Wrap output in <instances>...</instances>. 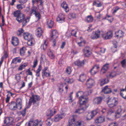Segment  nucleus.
<instances>
[{
	"instance_id": "bb28decb",
	"label": "nucleus",
	"mask_w": 126,
	"mask_h": 126,
	"mask_svg": "<svg viewBox=\"0 0 126 126\" xmlns=\"http://www.w3.org/2000/svg\"><path fill=\"white\" fill-rule=\"evenodd\" d=\"M117 75V73L115 71L112 70L107 75V77L108 78H112L116 76Z\"/></svg>"
},
{
	"instance_id": "dca6fc26",
	"label": "nucleus",
	"mask_w": 126,
	"mask_h": 126,
	"mask_svg": "<svg viewBox=\"0 0 126 126\" xmlns=\"http://www.w3.org/2000/svg\"><path fill=\"white\" fill-rule=\"evenodd\" d=\"M109 67V63H106L104 65L102 68L101 71V74H103L105 73L108 70Z\"/></svg>"
},
{
	"instance_id": "7c9ffc66",
	"label": "nucleus",
	"mask_w": 126,
	"mask_h": 126,
	"mask_svg": "<svg viewBox=\"0 0 126 126\" xmlns=\"http://www.w3.org/2000/svg\"><path fill=\"white\" fill-rule=\"evenodd\" d=\"M94 18L91 15L88 16L85 18V21L88 23H91L93 22Z\"/></svg>"
},
{
	"instance_id": "412c9836",
	"label": "nucleus",
	"mask_w": 126,
	"mask_h": 126,
	"mask_svg": "<svg viewBox=\"0 0 126 126\" xmlns=\"http://www.w3.org/2000/svg\"><path fill=\"white\" fill-rule=\"evenodd\" d=\"M94 83V81L93 79H87L86 84L88 88H90L92 86Z\"/></svg>"
},
{
	"instance_id": "79ce46f5",
	"label": "nucleus",
	"mask_w": 126,
	"mask_h": 126,
	"mask_svg": "<svg viewBox=\"0 0 126 126\" xmlns=\"http://www.w3.org/2000/svg\"><path fill=\"white\" fill-rule=\"evenodd\" d=\"M42 75L43 78L44 77H48L51 76L50 72H42Z\"/></svg>"
},
{
	"instance_id": "6e6552de",
	"label": "nucleus",
	"mask_w": 126,
	"mask_h": 126,
	"mask_svg": "<svg viewBox=\"0 0 126 126\" xmlns=\"http://www.w3.org/2000/svg\"><path fill=\"white\" fill-rule=\"evenodd\" d=\"M97 113V112L96 110H94L87 113L86 115L87 120L89 121L91 120Z\"/></svg>"
},
{
	"instance_id": "9b49d317",
	"label": "nucleus",
	"mask_w": 126,
	"mask_h": 126,
	"mask_svg": "<svg viewBox=\"0 0 126 126\" xmlns=\"http://www.w3.org/2000/svg\"><path fill=\"white\" fill-rule=\"evenodd\" d=\"M91 50L90 47L88 46L85 47L83 49V52L85 57H88L90 56L91 53Z\"/></svg>"
},
{
	"instance_id": "72a5a7b5",
	"label": "nucleus",
	"mask_w": 126,
	"mask_h": 126,
	"mask_svg": "<svg viewBox=\"0 0 126 126\" xmlns=\"http://www.w3.org/2000/svg\"><path fill=\"white\" fill-rule=\"evenodd\" d=\"M21 59H19L18 57H16L13 59L11 63L16 64L17 63H20L21 62Z\"/></svg>"
},
{
	"instance_id": "9d476101",
	"label": "nucleus",
	"mask_w": 126,
	"mask_h": 126,
	"mask_svg": "<svg viewBox=\"0 0 126 126\" xmlns=\"http://www.w3.org/2000/svg\"><path fill=\"white\" fill-rule=\"evenodd\" d=\"M4 122V124H6L7 126L13 125L14 123L13 118L11 117H5Z\"/></svg>"
},
{
	"instance_id": "c85d7f7f",
	"label": "nucleus",
	"mask_w": 126,
	"mask_h": 126,
	"mask_svg": "<svg viewBox=\"0 0 126 126\" xmlns=\"http://www.w3.org/2000/svg\"><path fill=\"white\" fill-rule=\"evenodd\" d=\"M58 109L57 107L56 106L54 107L52 110H49L50 113L48 115L50 116H53L58 110Z\"/></svg>"
},
{
	"instance_id": "ea45409f",
	"label": "nucleus",
	"mask_w": 126,
	"mask_h": 126,
	"mask_svg": "<svg viewBox=\"0 0 126 126\" xmlns=\"http://www.w3.org/2000/svg\"><path fill=\"white\" fill-rule=\"evenodd\" d=\"M30 17H27L26 18H24V19L22 21V24L23 26H24L26 25L27 23L29 21V19Z\"/></svg>"
},
{
	"instance_id": "5fc2aeb1",
	"label": "nucleus",
	"mask_w": 126,
	"mask_h": 126,
	"mask_svg": "<svg viewBox=\"0 0 126 126\" xmlns=\"http://www.w3.org/2000/svg\"><path fill=\"white\" fill-rule=\"evenodd\" d=\"M93 5H95L97 7H100L102 6V4L100 2L97 3L96 1H94L93 2Z\"/></svg>"
},
{
	"instance_id": "e433bc0d",
	"label": "nucleus",
	"mask_w": 126,
	"mask_h": 126,
	"mask_svg": "<svg viewBox=\"0 0 126 126\" xmlns=\"http://www.w3.org/2000/svg\"><path fill=\"white\" fill-rule=\"evenodd\" d=\"M47 25L49 28H51L54 25V22L51 20H49L47 23Z\"/></svg>"
},
{
	"instance_id": "13d9d810",
	"label": "nucleus",
	"mask_w": 126,
	"mask_h": 126,
	"mask_svg": "<svg viewBox=\"0 0 126 126\" xmlns=\"http://www.w3.org/2000/svg\"><path fill=\"white\" fill-rule=\"evenodd\" d=\"M37 63L38 60L37 59H35L34 60L33 65L32 66L33 68H35L36 67L37 65Z\"/></svg>"
},
{
	"instance_id": "0e129e2a",
	"label": "nucleus",
	"mask_w": 126,
	"mask_h": 126,
	"mask_svg": "<svg viewBox=\"0 0 126 126\" xmlns=\"http://www.w3.org/2000/svg\"><path fill=\"white\" fill-rule=\"evenodd\" d=\"M42 69V67L41 65H39L38 68L37 69L36 73H40Z\"/></svg>"
},
{
	"instance_id": "de8ad7c7",
	"label": "nucleus",
	"mask_w": 126,
	"mask_h": 126,
	"mask_svg": "<svg viewBox=\"0 0 126 126\" xmlns=\"http://www.w3.org/2000/svg\"><path fill=\"white\" fill-rule=\"evenodd\" d=\"M24 32V30L22 28H21L16 33L17 35L18 36H20L21 35V34L23 32Z\"/></svg>"
},
{
	"instance_id": "bf43d9fd",
	"label": "nucleus",
	"mask_w": 126,
	"mask_h": 126,
	"mask_svg": "<svg viewBox=\"0 0 126 126\" xmlns=\"http://www.w3.org/2000/svg\"><path fill=\"white\" fill-rule=\"evenodd\" d=\"M46 124L48 126H50L52 123V121L50 119H48L46 121Z\"/></svg>"
},
{
	"instance_id": "4be33fe9",
	"label": "nucleus",
	"mask_w": 126,
	"mask_h": 126,
	"mask_svg": "<svg viewBox=\"0 0 126 126\" xmlns=\"http://www.w3.org/2000/svg\"><path fill=\"white\" fill-rule=\"evenodd\" d=\"M23 38L26 40H28L33 38V36L31 34L28 32H24L23 34Z\"/></svg>"
},
{
	"instance_id": "aec40b11",
	"label": "nucleus",
	"mask_w": 126,
	"mask_h": 126,
	"mask_svg": "<svg viewBox=\"0 0 126 126\" xmlns=\"http://www.w3.org/2000/svg\"><path fill=\"white\" fill-rule=\"evenodd\" d=\"M11 43L12 45L14 46H16L18 45L19 43L18 38L15 37H13L12 38Z\"/></svg>"
},
{
	"instance_id": "09e8293b",
	"label": "nucleus",
	"mask_w": 126,
	"mask_h": 126,
	"mask_svg": "<svg viewBox=\"0 0 126 126\" xmlns=\"http://www.w3.org/2000/svg\"><path fill=\"white\" fill-rule=\"evenodd\" d=\"M48 55L49 56L51 59L55 58V56L51 51L49 50L48 52Z\"/></svg>"
},
{
	"instance_id": "473e14b6",
	"label": "nucleus",
	"mask_w": 126,
	"mask_h": 126,
	"mask_svg": "<svg viewBox=\"0 0 126 126\" xmlns=\"http://www.w3.org/2000/svg\"><path fill=\"white\" fill-rule=\"evenodd\" d=\"M105 120L104 117L103 116H100L95 120V122L97 123H100L103 122Z\"/></svg>"
},
{
	"instance_id": "6ab92c4d",
	"label": "nucleus",
	"mask_w": 126,
	"mask_h": 126,
	"mask_svg": "<svg viewBox=\"0 0 126 126\" xmlns=\"http://www.w3.org/2000/svg\"><path fill=\"white\" fill-rule=\"evenodd\" d=\"M74 64L79 67H81L85 64V60H83L82 61H81L79 60H78L74 62Z\"/></svg>"
},
{
	"instance_id": "20e7f679",
	"label": "nucleus",
	"mask_w": 126,
	"mask_h": 126,
	"mask_svg": "<svg viewBox=\"0 0 126 126\" xmlns=\"http://www.w3.org/2000/svg\"><path fill=\"white\" fill-rule=\"evenodd\" d=\"M107 103L110 108L114 107L118 103L117 99L114 97L110 98L107 101Z\"/></svg>"
},
{
	"instance_id": "e2e57ef3",
	"label": "nucleus",
	"mask_w": 126,
	"mask_h": 126,
	"mask_svg": "<svg viewBox=\"0 0 126 126\" xmlns=\"http://www.w3.org/2000/svg\"><path fill=\"white\" fill-rule=\"evenodd\" d=\"M120 8L118 6H116L114 8V10L112 13L114 15L115 13H116L117 11Z\"/></svg>"
},
{
	"instance_id": "58836bf2",
	"label": "nucleus",
	"mask_w": 126,
	"mask_h": 126,
	"mask_svg": "<svg viewBox=\"0 0 126 126\" xmlns=\"http://www.w3.org/2000/svg\"><path fill=\"white\" fill-rule=\"evenodd\" d=\"M75 119L74 118L70 119L69 120V126H76L74 124Z\"/></svg>"
},
{
	"instance_id": "a19ab883",
	"label": "nucleus",
	"mask_w": 126,
	"mask_h": 126,
	"mask_svg": "<svg viewBox=\"0 0 126 126\" xmlns=\"http://www.w3.org/2000/svg\"><path fill=\"white\" fill-rule=\"evenodd\" d=\"M106 49L105 48L103 47H100L99 48V52H96V53L97 54H99L101 55V54L104 53Z\"/></svg>"
},
{
	"instance_id": "c756f323",
	"label": "nucleus",
	"mask_w": 126,
	"mask_h": 126,
	"mask_svg": "<svg viewBox=\"0 0 126 126\" xmlns=\"http://www.w3.org/2000/svg\"><path fill=\"white\" fill-rule=\"evenodd\" d=\"M122 110V109L121 106H118L117 110L116 112H115V116L116 118H118L120 117Z\"/></svg>"
},
{
	"instance_id": "7ed1b4c3",
	"label": "nucleus",
	"mask_w": 126,
	"mask_h": 126,
	"mask_svg": "<svg viewBox=\"0 0 126 126\" xmlns=\"http://www.w3.org/2000/svg\"><path fill=\"white\" fill-rule=\"evenodd\" d=\"M14 16L16 17V19L19 23L22 22L25 18V15L21 13L20 10L15 11L12 13Z\"/></svg>"
},
{
	"instance_id": "774afa93",
	"label": "nucleus",
	"mask_w": 126,
	"mask_h": 126,
	"mask_svg": "<svg viewBox=\"0 0 126 126\" xmlns=\"http://www.w3.org/2000/svg\"><path fill=\"white\" fill-rule=\"evenodd\" d=\"M27 72L28 73V74L29 75L31 76H32V73L31 71L30 68H29L27 71Z\"/></svg>"
},
{
	"instance_id": "b1692460",
	"label": "nucleus",
	"mask_w": 126,
	"mask_h": 126,
	"mask_svg": "<svg viewBox=\"0 0 126 126\" xmlns=\"http://www.w3.org/2000/svg\"><path fill=\"white\" fill-rule=\"evenodd\" d=\"M9 108L12 110H15L16 109L19 110V108L17 105L16 104L15 102H12L10 105Z\"/></svg>"
},
{
	"instance_id": "a878e982",
	"label": "nucleus",
	"mask_w": 126,
	"mask_h": 126,
	"mask_svg": "<svg viewBox=\"0 0 126 126\" xmlns=\"http://www.w3.org/2000/svg\"><path fill=\"white\" fill-rule=\"evenodd\" d=\"M102 100V98L101 97H97L94 99L93 103L94 104L98 105L101 103Z\"/></svg>"
},
{
	"instance_id": "4d7b16f0",
	"label": "nucleus",
	"mask_w": 126,
	"mask_h": 126,
	"mask_svg": "<svg viewBox=\"0 0 126 126\" xmlns=\"http://www.w3.org/2000/svg\"><path fill=\"white\" fill-rule=\"evenodd\" d=\"M71 72V67L70 66H68L67 67L66 70V72L69 74H70Z\"/></svg>"
},
{
	"instance_id": "f3484780",
	"label": "nucleus",
	"mask_w": 126,
	"mask_h": 126,
	"mask_svg": "<svg viewBox=\"0 0 126 126\" xmlns=\"http://www.w3.org/2000/svg\"><path fill=\"white\" fill-rule=\"evenodd\" d=\"M124 33L122 30H119L115 32V36L117 38H120L124 36Z\"/></svg>"
},
{
	"instance_id": "2eb2a0df",
	"label": "nucleus",
	"mask_w": 126,
	"mask_h": 126,
	"mask_svg": "<svg viewBox=\"0 0 126 126\" xmlns=\"http://www.w3.org/2000/svg\"><path fill=\"white\" fill-rule=\"evenodd\" d=\"M43 31L41 27H39L36 30V35L37 37H40L43 33Z\"/></svg>"
},
{
	"instance_id": "052dcab7",
	"label": "nucleus",
	"mask_w": 126,
	"mask_h": 126,
	"mask_svg": "<svg viewBox=\"0 0 126 126\" xmlns=\"http://www.w3.org/2000/svg\"><path fill=\"white\" fill-rule=\"evenodd\" d=\"M21 76L19 74H17L16 75L15 77V79L17 82L19 81L20 79Z\"/></svg>"
},
{
	"instance_id": "1a4fd4ad",
	"label": "nucleus",
	"mask_w": 126,
	"mask_h": 126,
	"mask_svg": "<svg viewBox=\"0 0 126 126\" xmlns=\"http://www.w3.org/2000/svg\"><path fill=\"white\" fill-rule=\"evenodd\" d=\"M32 3H33V5L36 2L38 4L37 6L40 10H41L43 9V2L42 0H32Z\"/></svg>"
},
{
	"instance_id": "6e6d98bb",
	"label": "nucleus",
	"mask_w": 126,
	"mask_h": 126,
	"mask_svg": "<svg viewBox=\"0 0 126 126\" xmlns=\"http://www.w3.org/2000/svg\"><path fill=\"white\" fill-rule=\"evenodd\" d=\"M77 32V31L76 30H72L71 32V34L72 36H75L76 37H77V36H76V34Z\"/></svg>"
},
{
	"instance_id": "37998d69",
	"label": "nucleus",
	"mask_w": 126,
	"mask_h": 126,
	"mask_svg": "<svg viewBox=\"0 0 126 126\" xmlns=\"http://www.w3.org/2000/svg\"><path fill=\"white\" fill-rule=\"evenodd\" d=\"M64 81L68 83H71L74 81V80L72 78H67L65 79Z\"/></svg>"
},
{
	"instance_id": "0eeeda50",
	"label": "nucleus",
	"mask_w": 126,
	"mask_h": 126,
	"mask_svg": "<svg viewBox=\"0 0 126 126\" xmlns=\"http://www.w3.org/2000/svg\"><path fill=\"white\" fill-rule=\"evenodd\" d=\"M64 110V109H62L60 114H58L55 116L54 118V121L56 122L60 120L63 118L65 116L66 114L65 113Z\"/></svg>"
},
{
	"instance_id": "5701e85b",
	"label": "nucleus",
	"mask_w": 126,
	"mask_h": 126,
	"mask_svg": "<svg viewBox=\"0 0 126 126\" xmlns=\"http://www.w3.org/2000/svg\"><path fill=\"white\" fill-rule=\"evenodd\" d=\"M33 5V3H32V6L31 8V10L29 12V14L30 16H31L32 14H34L35 12H36L37 11V8L34 6V4Z\"/></svg>"
},
{
	"instance_id": "423d86ee",
	"label": "nucleus",
	"mask_w": 126,
	"mask_h": 126,
	"mask_svg": "<svg viewBox=\"0 0 126 126\" xmlns=\"http://www.w3.org/2000/svg\"><path fill=\"white\" fill-rule=\"evenodd\" d=\"M43 122L41 120H39L36 119L35 120H31L28 122V125L29 126H42Z\"/></svg>"
},
{
	"instance_id": "ddd939ff",
	"label": "nucleus",
	"mask_w": 126,
	"mask_h": 126,
	"mask_svg": "<svg viewBox=\"0 0 126 126\" xmlns=\"http://www.w3.org/2000/svg\"><path fill=\"white\" fill-rule=\"evenodd\" d=\"M65 19V15L62 13H60L57 17L56 21L61 23L64 22Z\"/></svg>"
},
{
	"instance_id": "4468645a",
	"label": "nucleus",
	"mask_w": 126,
	"mask_h": 126,
	"mask_svg": "<svg viewBox=\"0 0 126 126\" xmlns=\"http://www.w3.org/2000/svg\"><path fill=\"white\" fill-rule=\"evenodd\" d=\"M99 67L97 65H95L90 71V73L92 75H94L96 74L99 70Z\"/></svg>"
},
{
	"instance_id": "f8f14e48",
	"label": "nucleus",
	"mask_w": 126,
	"mask_h": 126,
	"mask_svg": "<svg viewBox=\"0 0 126 126\" xmlns=\"http://www.w3.org/2000/svg\"><path fill=\"white\" fill-rule=\"evenodd\" d=\"M100 33V31L99 30H97L95 32H93L91 36V38L93 39H96L98 38L99 37Z\"/></svg>"
},
{
	"instance_id": "c9c22d12",
	"label": "nucleus",
	"mask_w": 126,
	"mask_h": 126,
	"mask_svg": "<svg viewBox=\"0 0 126 126\" xmlns=\"http://www.w3.org/2000/svg\"><path fill=\"white\" fill-rule=\"evenodd\" d=\"M25 5L23 3L18 4L16 6L18 10H20V11L25 8Z\"/></svg>"
},
{
	"instance_id": "a18cd8bd",
	"label": "nucleus",
	"mask_w": 126,
	"mask_h": 126,
	"mask_svg": "<svg viewBox=\"0 0 126 126\" xmlns=\"http://www.w3.org/2000/svg\"><path fill=\"white\" fill-rule=\"evenodd\" d=\"M84 123L82 121H78L75 123L76 126H83Z\"/></svg>"
},
{
	"instance_id": "cd10ccee",
	"label": "nucleus",
	"mask_w": 126,
	"mask_h": 126,
	"mask_svg": "<svg viewBox=\"0 0 126 126\" xmlns=\"http://www.w3.org/2000/svg\"><path fill=\"white\" fill-rule=\"evenodd\" d=\"M16 103L19 108V110L21 109L22 106V102L21 99L19 98L17 99Z\"/></svg>"
},
{
	"instance_id": "c03bdc74",
	"label": "nucleus",
	"mask_w": 126,
	"mask_h": 126,
	"mask_svg": "<svg viewBox=\"0 0 126 126\" xmlns=\"http://www.w3.org/2000/svg\"><path fill=\"white\" fill-rule=\"evenodd\" d=\"M109 81L108 79H102L100 82V84L102 86L106 83H107Z\"/></svg>"
},
{
	"instance_id": "338daca9",
	"label": "nucleus",
	"mask_w": 126,
	"mask_h": 126,
	"mask_svg": "<svg viewBox=\"0 0 126 126\" xmlns=\"http://www.w3.org/2000/svg\"><path fill=\"white\" fill-rule=\"evenodd\" d=\"M28 0H19V2L20 3L25 4L27 2Z\"/></svg>"
},
{
	"instance_id": "8fccbe9b",
	"label": "nucleus",
	"mask_w": 126,
	"mask_h": 126,
	"mask_svg": "<svg viewBox=\"0 0 126 126\" xmlns=\"http://www.w3.org/2000/svg\"><path fill=\"white\" fill-rule=\"evenodd\" d=\"M104 19L108 20L110 22H111L113 20V18L112 16L108 15L106 16Z\"/></svg>"
},
{
	"instance_id": "69168bd1",
	"label": "nucleus",
	"mask_w": 126,
	"mask_h": 126,
	"mask_svg": "<svg viewBox=\"0 0 126 126\" xmlns=\"http://www.w3.org/2000/svg\"><path fill=\"white\" fill-rule=\"evenodd\" d=\"M114 110L110 109L107 112V113L108 115H110L114 113Z\"/></svg>"
},
{
	"instance_id": "2f4dec72",
	"label": "nucleus",
	"mask_w": 126,
	"mask_h": 126,
	"mask_svg": "<svg viewBox=\"0 0 126 126\" xmlns=\"http://www.w3.org/2000/svg\"><path fill=\"white\" fill-rule=\"evenodd\" d=\"M102 92L104 93L105 94H109L112 91L111 89L108 88L107 86H105L104 88L102 90Z\"/></svg>"
},
{
	"instance_id": "864d4df0",
	"label": "nucleus",
	"mask_w": 126,
	"mask_h": 126,
	"mask_svg": "<svg viewBox=\"0 0 126 126\" xmlns=\"http://www.w3.org/2000/svg\"><path fill=\"white\" fill-rule=\"evenodd\" d=\"M34 14L38 20L40 19L41 17V15L39 12L37 11L36 12H35Z\"/></svg>"
},
{
	"instance_id": "680f3d73",
	"label": "nucleus",
	"mask_w": 126,
	"mask_h": 126,
	"mask_svg": "<svg viewBox=\"0 0 126 126\" xmlns=\"http://www.w3.org/2000/svg\"><path fill=\"white\" fill-rule=\"evenodd\" d=\"M68 17L71 18H75L76 17V14L74 13H71L68 15Z\"/></svg>"
},
{
	"instance_id": "4c0bfd02",
	"label": "nucleus",
	"mask_w": 126,
	"mask_h": 126,
	"mask_svg": "<svg viewBox=\"0 0 126 126\" xmlns=\"http://www.w3.org/2000/svg\"><path fill=\"white\" fill-rule=\"evenodd\" d=\"M26 50V48L24 47H23L20 49V53L21 56H23L25 55Z\"/></svg>"
},
{
	"instance_id": "49530a36",
	"label": "nucleus",
	"mask_w": 126,
	"mask_h": 126,
	"mask_svg": "<svg viewBox=\"0 0 126 126\" xmlns=\"http://www.w3.org/2000/svg\"><path fill=\"white\" fill-rule=\"evenodd\" d=\"M34 40L33 38L32 39H30L28 40L27 42V44L28 46H32L34 45V43L33 42V41Z\"/></svg>"
},
{
	"instance_id": "f704fd0d",
	"label": "nucleus",
	"mask_w": 126,
	"mask_h": 126,
	"mask_svg": "<svg viewBox=\"0 0 126 126\" xmlns=\"http://www.w3.org/2000/svg\"><path fill=\"white\" fill-rule=\"evenodd\" d=\"M79 80L82 82H83L86 79V75L84 74H82L80 75L79 76Z\"/></svg>"
},
{
	"instance_id": "f03ea898",
	"label": "nucleus",
	"mask_w": 126,
	"mask_h": 126,
	"mask_svg": "<svg viewBox=\"0 0 126 126\" xmlns=\"http://www.w3.org/2000/svg\"><path fill=\"white\" fill-rule=\"evenodd\" d=\"M32 97L30 99L28 105H26V108L21 111V114L23 116L25 115L26 110V109L29 108L31 105L32 103V102L35 106H37L39 105V101L40 99V97L38 95H32Z\"/></svg>"
},
{
	"instance_id": "39448f33",
	"label": "nucleus",
	"mask_w": 126,
	"mask_h": 126,
	"mask_svg": "<svg viewBox=\"0 0 126 126\" xmlns=\"http://www.w3.org/2000/svg\"><path fill=\"white\" fill-rule=\"evenodd\" d=\"M58 34L57 31L55 30H53L51 33L49 39L51 41L53 40L52 42L53 46H56V40L58 37Z\"/></svg>"
},
{
	"instance_id": "3c124183",
	"label": "nucleus",
	"mask_w": 126,
	"mask_h": 126,
	"mask_svg": "<svg viewBox=\"0 0 126 126\" xmlns=\"http://www.w3.org/2000/svg\"><path fill=\"white\" fill-rule=\"evenodd\" d=\"M48 42L46 40L44 42V44L42 45L43 48L44 50H45L47 48Z\"/></svg>"
},
{
	"instance_id": "603ef678",
	"label": "nucleus",
	"mask_w": 126,
	"mask_h": 126,
	"mask_svg": "<svg viewBox=\"0 0 126 126\" xmlns=\"http://www.w3.org/2000/svg\"><path fill=\"white\" fill-rule=\"evenodd\" d=\"M121 64L122 67L125 68L126 67V59H124L121 62Z\"/></svg>"
},
{
	"instance_id": "f257e3e1",
	"label": "nucleus",
	"mask_w": 126,
	"mask_h": 126,
	"mask_svg": "<svg viewBox=\"0 0 126 126\" xmlns=\"http://www.w3.org/2000/svg\"><path fill=\"white\" fill-rule=\"evenodd\" d=\"M88 98L87 95H82L79 97L80 107L76 110L75 113L80 114L84 112L88 106L87 104L88 101Z\"/></svg>"
},
{
	"instance_id": "a211bd4d",
	"label": "nucleus",
	"mask_w": 126,
	"mask_h": 126,
	"mask_svg": "<svg viewBox=\"0 0 126 126\" xmlns=\"http://www.w3.org/2000/svg\"><path fill=\"white\" fill-rule=\"evenodd\" d=\"M61 6L66 12L67 13L69 11V8L68 5L65 1H63L61 4Z\"/></svg>"
},
{
	"instance_id": "393cba45",
	"label": "nucleus",
	"mask_w": 126,
	"mask_h": 126,
	"mask_svg": "<svg viewBox=\"0 0 126 126\" xmlns=\"http://www.w3.org/2000/svg\"><path fill=\"white\" fill-rule=\"evenodd\" d=\"M113 36V32L112 31L109 30L106 33L104 38L105 39H110Z\"/></svg>"
}]
</instances>
